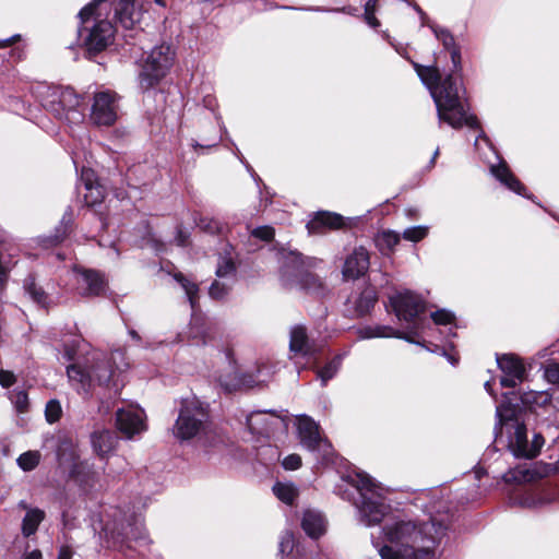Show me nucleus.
I'll use <instances>...</instances> for the list:
<instances>
[{
  "label": "nucleus",
  "instance_id": "052dcab7",
  "mask_svg": "<svg viewBox=\"0 0 559 559\" xmlns=\"http://www.w3.org/2000/svg\"><path fill=\"white\" fill-rule=\"evenodd\" d=\"M188 234H186L185 231H182L181 229H179L177 231V236H176V241L179 246H186L187 245V241H188Z\"/></svg>",
  "mask_w": 559,
  "mask_h": 559
},
{
  "label": "nucleus",
  "instance_id": "9d476101",
  "mask_svg": "<svg viewBox=\"0 0 559 559\" xmlns=\"http://www.w3.org/2000/svg\"><path fill=\"white\" fill-rule=\"evenodd\" d=\"M174 61L175 51L170 45L163 43L153 47L143 60L138 75L140 87L147 91L157 85L169 72Z\"/></svg>",
  "mask_w": 559,
  "mask_h": 559
},
{
  "label": "nucleus",
  "instance_id": "69168bd1",
  "mask_svg": "<svg viewBox=\"0 0 559 559\" xmlns=\"http://www.w3.org/2000/svg\"><path fill=\"white\" fill-rule=\"evenodd\" d=\"M41 558H43L41 552H40V550H37V549L25 554V556L23 557V559H41Z\"/></svg>",
  "mask_w": 559,
  "mask_h": 559
},
{
  "label": "nucleus",
  "instance_id": "5701e85b",
  "mask_svg": "<svg viewBox=\"0 0 559 559\" xmlns=\"http://www.w3.org/2000/svg\"><path fill=\"white\" fill-rule=\"evenodd\" d=\"M491 175L499 180L503 186H506L509 190L515 192L519 195L531 199L532 195L526 194V188L522 185V182L511 173L507 163L502 159L499 160L497 165L490 166Z\"/></svg>",
  "mask_w": 559,
  "mask_h": 559
},
{
  "label": "nucleus",
  "instance_id": "473e14b6",
  "mask_svg": "<svg viewBox=\"0 0 559 559\" xmlns=\"http://www.w3.org/2000/svg\"><path fill=\"white\" fill-rule=\"evenodd\" d=\"M430 317L436 325H449L445 337L456 336L455 316L451 311L447 309H439L432 312Z\"/></svg>",
  "mask_w": 559,
  "mask_h": 559
},
{
  "label": "nucleus",
  "instance_id": "9b49d317",
  "mask_svg": "<svg viewBox=\"0 0 559 559\" xmlns=\"http://www.w3.org/2000/svg\"><path fill=\"white\" fill-rule=\"evenodd\" d=\"M512 393H504V401L496 408V424L493 433L496 439L502 435L503 426L508 429V449L519 459H528L530 444L527 439V429L523 423L518 419L504 416L503 412L508 408L506 403L510 400L509 395Z\"/></svg>",
  "mask_w": 559,
  "mask_h": 559
},
{
  "label": "nucleus",
  "instance_id": "3c124183",
  "mask_svg": "<svg viewBox=\"0 0 559 559\" xmlns=\"http://www.w3.org/2000/svg\"><path fill=\"white\" fill-rule=\"evenodd\" d=\"M251 235L264 241H269L274 237V228L271 226H259L251 231Z\"/></svg>",
  "mask_w": 559,
  "mask_h": 559
},
{
  "label": "nucleus",
  "instance_id": "0e129e2a",
  "mask_svg": "<svg viewBox=\"0 0 559 559\" xmlns=\"http://www.w3.org/2000/svg\"><path fill=\"white\" fill-rule=\"evenodd\" d=\"M443 356L447 357L448 361L452 365V366H456L457 364V358L453 355V354H449L447 352L445 348H442V353H441Z\"/></svg>",
  "mask_w": 559,
  "mask_h": 559
},
{
  "label": "nucleus",
  "instance_id": "4be33fe9",
  "mask_svg": "<svg viewBox=\"0 0 559 559\" xmlns=\"http://www.w3.org/2000/svg\"><path fill=\"white\" fill-rule=\"evenodd\" d=\"M370 266V254L368 250L360 246L346 258L343 266V275L346 278L356 280L365 275Z\"/></svg>",
  "mask_w": 559,
  "mask_h": 559
},
{
  "label": "nucleus",
  "instance_id": "58836bf2",
  "mask_svg": "<svg viewBox=\"0 0 559 559\" xmlns=\"http://www.w3.org/2000/svg\"><path fill=\"white\" fill-rule=\"evenodd\" d=\"M374 338L376 337H397L404 338L409 343L419 344V342L413 340L409 335L404 334L403 332L395 330L389 325L376 324L372 325Z\"/></svg>",
  "mask_w": 559,
  "mask_h": 559
},
{
  "label": "nucleus",
  "instance_id": "338daca9",
  "mask_svg": "<svg viewBox=\"0 0 559 559\" xmlns=\"http://www.w3.org/2000/svg\"><path fill=\"white\" fill-rule=\"evenodd\" d=\"M37 526H22V532L25 537H29L35 534Z\"/></svg>",
  "mask_w": 559,
  "mask_h": 559
},
{
  "label": "nucleus",
  "instance_id": "a18cd8bd",
  "mask_svg": "<svg viewBox=\"0 0 559 559\" xmlns=\"http://www.w3.org/2000/svg\"><path fill=\"white\" fill-rule=\"evenodd\" d=\"M325 522L326 518L322 511L316 508H306L300 524H325Z\"/></svg>",
  "mask_w": 559,
  "mask_h": 559
},
{
  "label": "nucleus",
  "instance_id": "f3484780",
  "mask_svg": "<svg viewBox=\"0 0 559 559\" xmlns=\"http://www.w3.org/2000/svg\"><path fill=\"white\" fill-rule=\"evenodd\" d=\"M243 417L248 431L257 437H269L282 424L281 417L273 411H253Z\"/></svg>",
  "mask_w": 559,
  "mask_h": 559
},
{
  "label": "nucleus",
  "instance_id": "bf43d9fd",
  "mask_svg": "<svg viewBox=\"0 0 559 559\" xmlns=\"http://www.w3.org/2000/svg\"><path fill=\"white\" fill-rule=\"evenodd\" d=\"M73 551L69 546H61L57 559H72Z\"/></svg>",
  "mask_w": 559,
  "mask_h": 559
},
{
  "label": "nucleus",
  "instance_id": "f257e3e1",
  "mask_svg": "<svg viewBox=\"0 0 559 559\" xmlns=\"http://www.w3.org/2000/svg\"><path fill=\"white\" fill-rule=\"evenodd\" d=\"M429 27L444 49L450 52L452 70L442 78L437 66H421L413 62V67L436 104L439 124L444 122L453 129H460L463 126L479 129L477 117L468 112L461 76L462 57L454 37L447 28L435 24H429Z\"/></svg>",
  "mask_w": 559,
  "mask_h": 559
},
{
  "label": "nucleus",
  "instance_id": "4c0bfd02",
  "mask_svg": "<svg viewBox=\"0 0 559 559\" xmlns=\"http://www.w3.org/2000/svg\"><path fill=\"white\" fill-rule=\"evenodd\" d=\"M198 226L209 233V234H217V235H225L228 233L229 228L226 224L222 223L217 218L212 217H202L200 218Z\"/></svg>",
  "mask_w": 559,
  "mask_h": 559
},
{
  "label": "nucleus",
  "instance_id": "20e7f679",
  "mask_svg": "<svg viewBox=\"0 0 559 559\" xmlns=\"http://www.w3.org/2000/svg\"><path fill=\"white\" fill-rule=\"evenodd\" d=\"M335 493L350 502L360 521L380 524L393 516V508L386 500L388 489L364 471L347 472L335 486Z\"/></svg>",
  "mask_w": 559,
  "mask_h": 559
},
{
  "label": "nucleus",
  "instance_id": "a878e982",
  "mask_svg": "<svg viewBox=\"0 0 559 559\" xmlns=\"http://www.w3.org/2000/svg\"><path fill=\"white\" fill-rule=\"evenodd\" d=\"M344 225L342 215L332 212H318L312 219L307 223L310 234L319 233L321 228L337 229Z\"/></svg>",
  "mask_w": 559,
  "mask_h": 559
},
{
  "label": "nucleus",
  "instance_id": "a211bd4d",
  "mask_svg": "<svg viewBox=\"0 0 559 559\" xmlns=\"http://www.w3.org/2000/svg\"><path fill=\"white\" fill-rule=\"evenodd\" d=\"M323 349V343L310 340L307 329L301 324L292 326L289 332V350L305 358H316Z\"/></svg>",
  "mask_w": 559,
  "mask_h": 559
},
{
  "label": "nucleus",
  "instance_id": "49530a36",
  "mask_svg": "<svg viewBox=\"0 0 559 559\" xmlns=\"http://www.w3.org/2000/svg\"><path fill=\"white\" fill-rule=\"evenodd\" d=\"M62 407L58 400H50L46 404L45 416L48 423L53 424L60 419Z\"/></svg>",
  "mask_w": 559,
  "mask_h": 559
},
{
  "label": "nucleus",
  "instance_id": "09e8293b",
  "mask_svg": "<svg viewBox=\"0 0 559 559\" xmlns=\"http://www.w3.org/2000/svg\"><path fill=\"white\" fill-rule=\"evenodd\" d=\"M118 526H103L99 532L100 538H106V547L116 548L119 546L120 542L114 537L115 531Z\"/></svg>",
  "mask_w": 559,
  "mask_h": 559
},
{
  "label": "nucleus",
  "instance_id": "1a4fd4ad",
  "mask_svg": "<svg viewBox=\"0 0 559 559\" xmlns=\"http://www.w3.org/2000/svg\"><path fill=\"white\" fill-rule=\"evenodd\" d=\"M43 108L58 120L79 124L84 120V104L72 87H48L41 98Z\"/></svg>",
  "mask_w": 559,
  "mask_h": 559
},
{
  "label": "nucleus",
  "instance_id": "a19ab883",
  "mask_svg": "<svg viewBox=\"0 0 559 559\" xmlns=\"http://www.w3.org/2000/svg\"><path fill=\"white\" fill-rule=\"evenodd\" d=\"M9 400L19 413L27 412L29 406L28 395L24 389H14L9 392Z\"/></svg>",
  "mask_w": 559,
  "mask_h": 559
},
{
  "label": "nucleus",
  "instance_id": "f704fd0d",
  "mask_svg": "<svg viewBox=\"0 0 559 559\" xmlns=\"http://www.w3.org/2000/svg\"><path fill=\"white\" fill-rule=\"evenodd\" d=\"M401 235L394 230H383L376 237V245L381 252L392 251L400 242Z\"/></svg>",
  "mask_w": 559,
  "mask_h": 559
},
{
  "label": "nucleus",
  "instance_id": "de8ad7c7",
  "mask_svg": "<svg viewBox=\"0 0 559 559\" xmlns=\"http://www.w3.org/2000/svg\"><path fill=\"white\" fill-rule=\"evenodd\" d=\"M72 507L69 509H62L61 512V520L62 524H73L76 521L81 520V515L85 513V510L81 508V506L74 507L73 511L71 510Z\"/></svg>",
  "mask_w": 559,
  "mask_h": 559
},
{
  "label": "nucleus",
  "instance_id": "ddd939ff",
  "mask_svg": "<svg viewBox=\"0 0 559 559\" xmlns=\"http://www.w3.org/2000/svg\"><path fill=\"white\" fill-rule=\"evenodd\" d=\"M119 96L114 91H98L93 96L90 120L98 127H110L118 119Z\"/></svg>",
  "mask_w": 559,
  "mask_h": 559
},
{
  "label": "nucleus",
  "instance_id": "6ab92c4d",
  "mask_svg": "<svg viewBox=\"0 0 559 559\" xmlns=\"http://www.w3.org/2000/svg\"><path fill=\"white\" fill-rule=\"evenodd\" d=\"M73 274L76 281V288L82 296H100L106 290L104 275L95 270L75 266Z\"/></svg>",
  "mask_w": 559,
  "mask_h": 559
},
{
  "label": "nucleus",
  "instance_id": "4468645a",
  "mask_svg": "<svg viewBox=\"0 0 559 559\" xmlns=\"http://www.w3.org/2000/svg\"><path fill=\"white\" fill-rule=\"evenodd\" d=\"M297 431L300 444L311 452H323L328 455L331 451V443L321 437L319 425L309 416L301 415L297 418Z\"/></svg>",
  "mask_w": 559,
  "mask_h": 559
},
{
  "label": "nucleus",
  "instance_id": "4d7b16f0",
  "mask_svg": "<svg viewBox=\"0 0 559 559\" xmlns=\"http://www.w3.org/2000/svg\"><path fill=\"white\" fill-rule=\"evenodd\" d=\"M306 535L312 539H318L325 533V526H301Z\"/></svg>",
  "mask_w": 559,
  "mask_h": 559
},
{
  "label": "nucleus",
  "instance_id": "e2e57ef3",
  "mask_svg": "<svg viewBox=\"0 0 559 559\" xmlns=\"http://www.w3.org/2000/svg\"><path fill=\"white\" fill-rule=\"evenodd\" d=\"M20 38V35H13L5 39H0V48L8 47Z\"/></svg>",
  "mask_w": 559,
  "mask_h": 559
},
{
  "label": "nucleus",
  "instance_id": "5fc2aeb1",
  "mask_svg": "<svg viewBox=\"0 0 559 559\" xmlns=\"http://www.w3.org/2000/svg\"><path fill=\"white\" fill-rule=\"evenodd\" d=\"M528 444H530L528 459L535 457L539 453L542 447L544 445L543 436L535 433L533 437V440L531 442L528 441Z\"/></svg>",
  "mask_w": 559,
  "mask_h": 559
},
{
  "label": "nucleus",
  "instance_id": "c756f323",
  "mask_svg": "<svg viewBox=\"0 0 559 559\" xmlns=\"http://www.w3.org/2000/svg\"><path fill=\"white\" fill-rule=\"evenodd\" d=\"M537 497H525L523 499V504L530 508H536L546 503L551 502L556 496V489L552 485L546 483L536 489Z\"/></svg>",
  "mask_w": 559,
  "mask_h": 559
},
{
  "label": "nucleus",
  "instance_id": "79ce46f5",
  "mask_svg": "<svg viewBox=\"0 0 559 559\" xmlns=\"http://www.w3.org/2000/svg\"><path fill=\"white\" fill-rule=\"evenodd\" d=\"M40 454L37 451H27L22 453L17 460V465L25 472L34 469L39 463Z\"/></svg>",
  "mask_w": 559,
  "mask_h": 559
},
{
  "label": "nucleus",
  "instance_id": "603ef678",
  "mask_svg": "<svg viewBox=\"0 0 559 559\" xmlns=\"http://www.w3.org/2000/svg\"><path fill=\"white\" fill-rule=\"evenodd\" d=\"M282 466L286 471H295L301 466V457L298 454H289L282 461Z\"/></svg>",
  "mask_w": 559,
  "mask_h": 559
},
{
  "label": "nucleus",
  "instance_id": "bb28decb",
  "mask_svg": "<svg viewBox=\"0 0 559 559\" xmlns=\"http://www.w3.org/2000/svg\"><path fill=\"white\" fill-rule=\"evenodd\" d=\"M19 253L17 246L8 238L0 239V289L7 281V273Z\"/></svg>",
  "mask_w": 559,
  "mask_h": 559
},
{
  "label": "nucleus",
  "instance_id": "f8f14e48",
  "mask_svg": "<svg viewBox=\"0 0 559 559\" xmlns=\"http://www.w3.org/2000/svg\"><path fill=\"white\" fill-rule=\"evenodd\" d=\"M390 306L400 321L412 323L409 336H418L423 333L426 320L421 318L425 313L426 304L421 296L403 290L390 297Z\"/></svg>",
  "mask_w": 559,
  "mask_h": 559
},
{
  "label": "nucleus",
  "instance_id": "423d86ee",
  "mask_svg": "<svg viewBox=\"0 0 559 559\" xmlns=\"http://www.w3.org/2000/svg\"><path fill=\"white\" fill-rule=\"evenodd\" d=\"M218 335L219 329L216 324L201 316L192 314L187 331L188 338L192 342V344L198 346L201 345L216 347L218 355L222 356V358L228 365L229 374L226 378H218L219 385L226 392H233L243 385L253 386L258 383L264 382L265 380L261 378L262 369L258 370L255 378L252 376L240 374L238 372L233 348L228 343L221 344V340H217Z\"/></svg>",
  "mask_w": 559,
  "mask_h": 559
},
{
  "label": "nucleus",
  "instance_id": "7c9ffc66",
  "mask_svg": "<svg viewBox=\"0 0 559 559\" xmlns=\"http://www.w3.org/2000/svg\"><path fill=\"white\" fill-rule=\"evenodd\" d=\"M174 280L179 284L181 289L185 292L191 309L194 310L199 300V286L195 282L188 278L180 272L174 273Z\"/></svg>",
  "mask_w": 559,
  "mask_h": 559
},
{
  "label": "nucleus",
  "instance_id": "864d4df0",
  "mask_svg": "<svg viewBox=\"0 0 559 559\" xmlns=\"http://www.w3.org/2000/svg\"><path fill=\"white\" fill-rule=\"evenodd\" d=\"M295 547V539L293 534H290L288 531L283 536L281 543H280V551L281 554H290Z\"/></svg>",
  "mask_w": 559,
  "mask_h": 559
},
{
  "label": "nucleus",
  "instance_id": "c03bdc74",
  "mask_svg": "<svg viewBox=\"0 0 559 559\" xmlns=\"http://www.w3.org/2000/svg\"><path fill=\"white\" fill-rule=\"evenodd\" d=\"M429 227L424 225L412 226L404 229L402 236L405 240L418 242L427 237Z\"/></svg>",
  "mask_w": 559,
  "mask_h": 559
},
{
  "label": "nucleus",
  "instance_id": "ea45409f",
  "mask_svg": "<svg viewBox=\"0 0 559 559\" xmlns=\"http://www.w3.org/2000/svg\"><path fill=\"white\" fill-rule=\"evenodd\" d=\"M17 507L26 511L22 524H40L45 520V512L39 508H31L25 501H20Z\"/></svg>",
  "mask_w": 559,
  "mask_h": 559
},
{
  "label": "nucleus",
  "instance_id": "39448f33",
  "mask_svg": "<svg viewBox=\"0 0 559 559\" xmlns=\"http://www.w3.org/2000/svg\"><path fill=\"white\" fill-rule=\"evenodd\" d=\"M124 354L115 350L110 355L98 350L88 353L83 360L67 367V374L73 388L87 394L96 386L114 389L118 393L123 386L122 373L128 369Z\"/></svg>",
  "mask_w": 559,
  "mask_h": 559
},
{
  "label": "nucleus",
  "instance_id": "cd10ccee",
  "mask_svg": "<svg viewBox=\"0 0 559 559\" xmlns=\"http://www.w3.org/2000/svg\"><path fill=\"white\" fill-rule=\"evenodd\" d=\"M72 224V211H67L61 221L59 226L56 227L55 234L49 237H45L40 239V243L43 247L48 248L58 245L61 242L67 234L69 233L70 226Z\"/></svg>",
  "mask_w": 559,
  "mask_h": 559
},
{
  "label": "nucleus",
  "instance_id": "dca6fc26",
  "mask_svg": "<svg viewBox=\"0 0 559 559\" xmlns=\"http://www.w3.org/2000/svg\"><path fill=\"white\" fill-rule=\"evenodd\" d=\"M217 280L209 288L212 299L223 300L229 294L236 278V266L231 259L221 258L215 271Z\"/></svg>",
  "mask_w": 559,
  "mask_h": 559
},
{
  "label": "nucleus",
  "instance_id": "412c9836",
  "mask_svg": "<svg viewBox=\"0 0 559 559\" xmlns=\"http://www.w3.org/2000/svg\"><path fill=\"white\" fill-rule=\"evenodd\" d=\"M550 471L549 465L534 464L533 466L519 465L510 468L502 475V480L506 484H525L533 483L544 478Z\"/></svg>",
  "mask_w": 559,
  "mask_h": 559
},
{
  "label": "nucleus",
  "instance_id": "f03ea898",
  "mask_svg": "<svg viewBox=\"0 0 559 559\" xmlns=\"http://www.w3.org/2000/svg\"><path fill=\"white\" fill-rule=\"evenodd\" d=\"M135 0H93L81 9L78 16L79 38L88 55L104 50L112 40V20L127 29L140 23L142 13L134 5Z\"/></svg>",
  "mask_w": 559,
  "mask_h": 559
},
{
  "label": "nucleus",
  "instance_id": "774afa93",
  "mask_svg": "<svg viewBox=\"0 0 559 559\" xmlns=\"http://www.w3.org/2000/svg\"><path fill=\"white\" fill-rule=\"evenodd\" d=\"M85 467H88V464L87 463H80V464H76L73 469H72V474L79 479V474L81 473V469L85 468Z\"/></svg>",
  "mask_w": 559,
  "mask_h": 559
},
{
  "label": "nucleus",
  "instance_id": "37998d69",
  "mask_svg": "<svg viewBox=\"0 0 559 559\" xmlns=\"http://www.w3.org/2000/svg\"><path fill=\"white\" fill-rule=\"evenodd\" d=\"M379 0H368L364 8L362 17L365 22L371 27L377 28L380 26L379 20L376 17Z\"/></svg>",
  "mask_w": 559,
  "mask_h": 559
},
{
  "label": "nucleus",
  "instance_id": "13d9d810",
  "mask_svg": "<svg viewBox=\"0 0 559 559\" xmlns=\"http://www.w3.org/2000/svg\"><path fill=\"white\" fill-rule=\"evenodd\" d=\"M357 333L360 340L374 338L372 325L362 326L358 329Z\"/></svg>",
  "mask_w": 559,
  "mask_h": 559
},
{
  "label": "nucleus",
  "instance_id": "2f4dec72",
  "mask_svg": "<svg viewBox=\"0 0 559 559\" xmlns=\"http://www.w3.org/2000/svg\"><path fill=\"white\" fill-rule=\"evenodd\" d=\"M24 290L29 296V298L40 307L46 308L49 304V297L46 292L36 284L35 277L33 275H28L24 280Z\"/></svg>",
  "mask_w": 559,
  "mask_h": 559
},
{
  "label": "nucleus",
  "instance_id": "72a5a7b5",
  "mask_svg": "<svg viewBox=\"0 0 559 559\" xmlns=\"http://www.w3.org/2000/svg\"><path fill=\"white\" fill-rule=\"evenodd\" d=\"M444 502L439 501L437 502L432 509L433 511H429V520L423 521L420 524H447L449 522L455 521L454 514H449V509L444 510Z\"/></svg>",
  "mask_w": 559,
  "mask_h": 559
},
{
  "label": "nucleus",
  "instance_id": "0eeeda50",
  "mask_svg": "<svg viewBox=\"0 0 559 559\" xmlns=\"http://www.w3.org/2000/svg\"><path fill=\"white\" fill-rule=\"evenodd\" d=\"M312 260L302 258L297 251L282 250L280 252L281 281L284 286L297 287L316 297H324L328 288L314 274L307 271L306 265H311Z\"/></svg>",
  "mask_w": 559,
  "mask_h": 559
},
{
  "label": "nucleus",
  "instance_id": "393cba45",
  "mask_svg": "<svg viewBox=\"0 0 559 559\" xmlns=\"http://www.w3.org/2000/svg\"><path fill=\"white\" fill-rule=\"evenodd\" d=\"M81 181L84 186V202L87 206H94L100 203L104 199V189L95 181L94 171L90 168H83L81 174Z\"/></svg>",
  "mask_w": 559,
  "mask_h": 559
},
{
  "label": "nucleus",
  "instance_id": "e433bc0d",
  "mask_svg": "<svg viewBox=\"0 0 559 559\" xmlns=\"http://www.w3.org/2000/svg\"><path fill=\"white\" fill-rule=\"evenodd\" d=\"M344 355H337L322 368L318 369L317 376L321 380L322 386L326 385L328 381L335 377L337 373Z\"/></svg>",
  "mask_w": 559,
  "mask_h": 559
},
{
  "label": "nucleus",
  "instance_id": "6e6552de",
  "mask_svg": "<svg viewBox=\"0 0 559 559\" xmlns=\"http://www.w3.org/2000/svg\"><path fill=\"white\" fill-rule=\"evenodd\" d=\"M210 429L207 404L198 397H187L181 401L178 417L173 426V435L180 442L201 439Z\"/></svg>",
  "mask_w": 559,
  "mask_h": 559
},
{
  "label": "nucleus",
  "instance_id": "7ed1b4c3",
  "mask_svg": "<svg viewBox=\"0 0 559 559\" xmlns=\"http://www.w3.org/2000/svg\"><path fill=\"white\" fill-rule=\"evenodd\" d=\"M372 545L381 559H437L436 547L448 526H379Z\"/></svg>",
  "mask_w": 559,
  "mask_h": 559
},
{
  "label": "nucleus",
  "instance_id": "b1692460",
  "mask_svg": "<svg viewBox=\"0 0 559 559\" xmlns=\"http://www.w3.org/2000/svg\"><path fill=\"white\" fill-rule=\"evenodd\" d=\"M117 435L109 429L94 431L91 435V443L98 456L107 457L118 444Z\"/></svg>",
  "mask_w": 559,
  "mask_h": 559
},
{
  "label": "nucleus",
  "instance_id": "2eb2a0df",
  "mask_svg": "<svg viewBox=\"0 0 559 559\" xmlns=\"http://www.w3.org/2000/svg\"><path fill=\"white\" fill-rule=\"evenodd\" d=\"M116 425L127 439H132L146 430L145 413L141 407L133 404L118 408Z\"/></svg>",
  "mask_w": 559,
  "mask_h": 559
},
{
  "label": "nucleus",
  "instance_id": "6e6d98bb",
  "mask_svg": "<svg viewBox=\"0 0 559 559\" xmlns=\"http://www.w3.org/2000/svg\"><path fill=\"white\" fill-rule=\"evenodd\" d=\"M15 382V376L12 371L0 369V384L9 388Z\"/></svg>",
  "mask_w": 559,
  "mask_h": 559
},
{
  "label": "nucleus",
  "instance_id": "aec40b11",
  "mask_svg": "<svg viewBox=\"0 0 559 559\" xmlns=\"http://www.w3.org/2000/svg\"><path fill=\"white\" fill-rule=\"evenodd\" d=\"M497 365L503 373L500 379L501 386L515 388L523 382L525 378V367L516 356L513 354L497 356Z\"/></svg>",
  "mask_w": 559,
  "mask_h": 559
},
{
  "label": "nucleus",
  "instance_id": "8fccbe9b",
  "mask_svg": "<svg viewBox=\"0 0 559 559\" xmlns=\"http://www.w3.org/2000/svg\"><path fill=\"white\" fill-rule=\"evenodd\" d=\"M544 377L549 383L559 384V364H548L545 367Z\"/></svg>",
  "mask_w": 559,
  "mask_h": 559
},
{
  "label": "nucleus",
  "instance_id": "c9c22d12",
  "mask_svg": "<svg viewBox=\"0 0 559 559\" xmlns=\"http://www.w3.org/2000/svg\"><path fill=\"white\" fill-rule=\"evenodd\" d=\"M273 492L282 502L293 504L298 496V488L293 483H276Z\"/></svg>",
  "mask_w": 559,
  "mask_h": 559
},
{
  "label": "nucleus",
  "instance_id": "c85d7f7f",
  "mask_svg": "<svg viewBox=\"0 0 559 559\" xmlns=\"http://www.w3.org/2000/svg\"><path fill=\"white\" fill-rule=\"evenodd\" d=\"M378 301V293L374 287L367 286L355 301V311L357 316L368 314Z\"/></svg>",
  "mask_w": 559,
  "mask_h": 559
},
{
  "label": "nucleus",
  "instance_id": "680f3d73",
  "mask_svg": "<svg viewBox=\"0 0 559 559\" xmlns=\"http://www.w3.org/2000/svg\"><path fill=\"white\" fill-rule=\"evenodd\" d=\"M333 11L334 12L347 13L349 15H357L358 14V9L354 8V7H344L342 9H334Z\"/></svg>",
  "mask_w": 559,
  "mask_h": 559
}]
</instances>
